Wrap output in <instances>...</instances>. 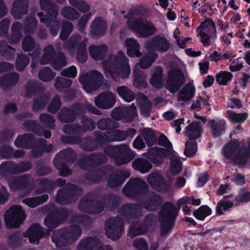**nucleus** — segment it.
<instances>
[{
	"label": "nucleus",
	"instance_id": "nucleus-1",
	"mask_svg": "<svg viewBox=\"0 0 250 250\" xmlns=\"http://www.w3.org/2000/svg\"><path fill=\"white\" fill-rule=\"evenodd\" d=\"M101 199L102 201H99L92 194L88 193L80 201L78 208L85 213L97 214L103 211L105 208L108 210H113L120 206V197L113 193L104 194Z\"/></svg>",
	"mask_w": 250,
	"mask_h": 250
},
{
	"label": "nucleus",
	"instance_id": "nucleus-2",
	"mask_svg": "<svg viewBox=\"0 0 250 250\" xmlns=\"http://www.w3.org/2000/svg\"><path fill=\"white\" fill-rule=\"evenodd\" d=\"M102 66L106 77L114 81H119L120 77L127 78L130 74L128 59L121 51L117 55H110L102 62Z\"/></svg>",
	"mask_w": 250,
	"mask_h": 250
},
{
	"label": "nucleus",
	"instance_id": "nucleus-3",
	"mask_svg": "<svg viewBox=\"0 0 250 250\" xmlns=\"http://www.w3.org/2000/svg\"><path fill=\"white\" fill-rule=\"evenodd\" d=\"M191 196H184L179 199L177 202L178 208H176L170 201L164 203L160 213V232L162 236H165L169 232L173 227L180 207L184 204H190Z\"/></svg>",
	"mask_w": 250,
	"mask_h": 250
},
{
	"label": "nucleus",
	"instance_id": "nucleus-4",
	"mask_svg": "<svg viewBox=\"0 0 250 250\" xmlns=\"http://www.w3.org/2000/svg\"><path fill=\"white\" fill-rule=\"evenodd\" d=\"M39 2L41 9L46 12L45 14L43 12L38 13L40 21L49 28L53 36H56L60 26V21L57 17L59 13L58 6L52 0H39Z\"/></svg>",
	"mask_w": 250,
	"mask_h": 250
},
{
	"label": "nucleus",
	"instance_id": "nucleus-5",
	"mask_svg": "<svg viewBox=\"0 0 250 250\" xmlns=\"http://www.w3.org/2000/svg\"><path fill=\"white\" fill-rule=\"evenodd\" d=\"M87 112L95 115H101V112L88 103H76L70 107H63L59 112L58 117L62 123H69L74 122L80 115Z\"/></svg>",
	"mask_w": 250,
	"mask_h": 250
},
{
	"label": "nucleus",
	"instance_id": "nucleus-6",
	"mask_svg": "<svg viewBox=\"0 0 250 250\" xmlns=\"http://www.w3.org/2000/svg\"><path fill=\"white\" fill-rule=\"evenodd\" d=\"M82 233V230L80 226L71 225L53 232L51 235L52 241L57 248H61L77 240Z\"/></svg>",
	"mask_w": 250,
	"mask_h": 250
},
{
	"label": "nucleus",
	"instance_id": "nucleus-7",
	"mask_svg": "<svg viewBox=\"0 0 250 250\" xmlns=\"http://www.w3.org/2000/svg\"><path fill=\"white\" fill-rule=\"evenodd\" d=\"M157 144L159 146L167 147V148L156 146L151 147L144 154L151 162L159 166L163 163L166 158L173 153L174 151L173 149L172 143L163 134H162L159 137Z\"/></svg>",
	"mask_w": 250,
	"mask_h": 250
},
{
	"label": "nucleus",
	"instance_id": "nucleus-8",
	"mask_svg": "<svg viewBox=\"0 0 250 250\" xmlns=\"http://www.w3.org/2000/svg\"><path fill=\"white\" fill-rule=\"evenodd\" d=\"M202 127L201 123L198 121H194L186 128V134L190 141L185 143L184 154L188 157H192L197 150V144L195 141L201 134Z\"/></svg>",
	"mask_w": 250,
	"mask_h": 250
},
{
	"label": "nucleus",
	"instance_id": "nucleus-9",
	"mask_svg": "<svg viewBox=\"0 0 250 250\" xmlns=\"http://www.w3.org/2000/svg\"><path fill=\"white\" fill-rule=\"evenodd\" d=\"M130 30L141 38H146L154 35L156 28L152 23L145 18H135L132 21H127Z\"/></svg>",
	"mask_w": 250,
	"mask_h": 250
},
{
	"label": "nucleus",
	"instance_id": "nucleus-10",
	"mask_svg": "<svg viewBox=\"0 0 250 250\" xmlns=\"http://www.w3.org/2000/svg\"><path fill=\"white\" fill-rule=\"evenodd\" d=\"M83 188L75 184L68 183L57 193L56 202L60 205H67L75 202L83 193Z\"/></svg>",
	"mask_w": 250,
	"mask_h": 250
},
{
	"label": "nucleus",
	"instance_id": "nucleus-11",
	"mask_svg": "<svg viewBox=\"0 0 250 250\" xmlns=\"http://www.w3.org/2000/svg\"><path fill=\"white\" fill-rule=\"evenodd\" d=\"M83 188L75 184L68 183L57 193L56 202L60 205H67L75 202L83 193Z\"/></svg>",
	"mask_w": 250,
	"mask_h": 250
},
{
	"label": "nucleus",
	"instance_id": "nucleus-12",
	"mask_svg": "<svg viewBox=\"0 0 250 250\" xmlns=\"http://www.w3.org/2000/svg\"><path fill=\"white\" fill-rule=\"evenodd\" d=\"M148 189L147 184L139 178L130 179L123 189L124 194L130 198L137 199L146 195Z\"/></svg>",
	"mask_w": 250,
	"mask_h": 250
},
{
	"label": "nucleus",
	"instance_id": "nucleus-13",
	"mask_svg": "<svg viewBox=\"0 0 250 250\" xmlns=\"http://www.w3.org/2000/svg\"><path fill=\"white\" fill-rule=\"evenodd\" d=\"M103 79L104 76L101 72L94 70L81 75L79 80L84 90L87 93H91L101 86Z\"/></svg>",
	"mask_w": 250,
	"mask_h": 250
},
{
	"label": "nucleus",
	"instance_id": "nucleus-14",
	"mask_svg": "<svg viewBox=\"0 0 250 250\" xmlns=\"http://www.w3.org/2000/svg\"><path fill=\"white\" fill-rule=\"evenodd\" d=\"M124 228L123 219L118 216L111 217L105 222V231L106 236L114 240L119 239Z\"/></svg>",
	"mask_w": 250,
	"mask_h": 250
},
{
	"label": "nucleus",
	"instance_id": "nucleus-15",
	"mask_svg": "<svg viewBox=\"0 0 250 250\" xmlns=\"http://www.w3.org/2000/svg\"><path fill=\"white\" fill-rule=\"evenodd\" d=\"M185 82V77L182 70L172 68L168 72L166 88L170 93L174 94L180 89Z\"/></svg>",
	"mask_w": 250,
	"mask_h": 250
},
{
	"label": "nucleus",
	"instance_id": "nucleus-16",
	"mask_svg": "<svg viewBox=\"0 0 250 250\" xmlns=\"http://www.w3.org/2000/svg\"><path fill=\"white\" fill-rule=\"evenodd\" d=\"M93 136L81 137L79 146L85 152H92L104 146L102 133L99 130L93 132Z\"/></svg>",
	"mask_w": 250,
	"mask_h": 250
},
{
	"label": "nucleus",
	"instance_id": "nucleus-17",
	"mask_svg": "<svg viewBox=\"0 0 250 250\" xmlns=\"http://www.w3.org/2000/svg\"><path fill=\"white\" fill-rule=\"evenodd\" d=\"M4 219L7 227L10 228L18 227L25 220V213L21 207L13 206L5 212Z\"/></svg>",
	"mask_w": 250,
	"mask_h": 250
},
{
	"label": "nucleus",
	"instance_id": "nucleus-18",
	"mask_svg": "<svg viewBox=\"0 0 250 250\" xmlns=\"http://www.w3.org/2000/svg\"><path fill=\"white\" fill-rule=\"evenodd\" d=\"M137 131L133 128H127L126 130L114 129L109 131H105L102 133L104 145L110 142H122L127 137L133 138Z\"/></svg>",
	"mask_w": 250,
	"mask_h": 250
},
{
	"label": "nucleus",
	"instance_id": "nucleus-19",
	"mask_svg": "<svg viewBox=\"0 0 250 250\" xmlns=\"http://www.w3.org/2000/svg\"><path fill=\"white\" fill-rule=\"evenodd\" d=\"M147 181L152 188L158 191H168L172 185V181L166 180L161 174L158 173L150 174Z\"/></svg>",
	"mask_w": 250,
	"mask_h": 250
},
{
	"label": "nucleus",
	"instance_id": "nucleus-20",
	"mask_svg": "<svg viewBox=\"0 0 250 250\" xmlns=\"http://www.w3.org/2000/svg\"><path fill=\"white\" fill-rule=\"evenodd\" d=\"M49 235L48 229H44L38 223H34L30 226L24 234V236L29 238L31 244H38L40 240Z\"/></svg>",
	"mask_w": 250,
	"mask_h": 250
},
{
	"label": "nucleus",
	"instance_id": "nucleus-21",
	"mask_svg": "<svg viewBox=\"0 0 250 250\" xmlns=\"http://www.w3.org/2000/svg\"><path fill=\"white\" fill-rule=\"evenodd\" d=\"M144 208L142 202L128 203L123 206L119 211L121 215L132 219H139L143 216Z\"/></svg>",
	"mask_w": 250,
	"mask_h": 250
},
{
	"label": "nucleus",
	"instance_id": "nucleus-22",
	"mask_svg": "<svg viewBox=\"0 0 250 250\" xmlns=\"http://www.w3.org/2000/svg\"><path fill=\"white\" fill-rule=\"evenodd\" d=\"M107 25L101 17H97L92 21L90 25V35L92 38H100L106 33Z\"/></svg>",
	"mask_w": 250,
	"mask_h": 250
},
{
	"label": "nucleus",
	"instance_id": "nucleus-23",
	"mask_svg": "<svg viewBox=\"0 0 250 250\" xmlns=\"http://www.w3.org/2000/svg\"><path fill=\"white\" fill-rule=\"evenodd\" d=\"M116 98L110 91H105L99 94L95 99L96 106L102 109H110L115 104Z\"/></svg>",
	"mask_w": 250,
	"mask_h": 250
},
{
	"label": "nucleus",
	"instance_id": "nucleus-24",
	"mask_svg": "<svg viewBox=\"0 0 250 250\" xmlns=\"http://www.w3.org/2000/svg\"><path fill=\"white\" fill-rule=\"evenodd\" d=\"M164 198L162 196L153 192L141 202L144 208L148 211L154 212L161 207Z\"/></svg>",
	"mask_w": 250,
	"mask_h": 250
},
{
	"label": "nucleus",
	"instance_id": "nucleus-25",
	"mask_svg": "<svg viewBox=\"0 0 250 250\" xmlns=\"http://www.w3.org/2000/svg\"><path fill=\"white\" fill-rule=\"evenodd\" d=\"M45 90L42 84L34 79L28 80L25 84V95L27 98L40 95Z\"/></svg>",
	"mask_w": 250,
	"mask_h": 250
},
{
	"label": "nucleus",
	"instance_id": "nucleus-26",
	"mask_svg": "<svg viewBox=\"0 0 250 250\" xmlns=\"http://www.w3.org/2000/svg\"><path fill=\"white\" fill-rule=\"evenodd\" d=\"M130 173L127 170H119L110 174L107 180L109 188H115L121 186L125 180L129 177Z\"/></svg>",
	"mask_w": 250,
	"mask_h": 250
},
{
	"label": "nucleus",
	"instance_id": "nucleus-27",
	"mask_svg": "<svg viewBox=\"0 0 250 250\" xmlns=\"http://www.w3.org/2000/svg\"><path fill=\"white\" fill-rule=\"evenodd\" d=\"M146 46L158 52H166L170 48V45L166 38L158 36L149 41Z\"/></svg>",
	"mask_w": 250,
	"mask_h": 250
},
{
	"label": "nucleus",
	"instance_id": "nucleus-28",
	"mask_svg": "<svg viewBox=\"0 0 250 250\" xmlns=\"http://www.w3.org/2000/svg\"><path fill=\"white\" fill-rule=\"evenodd\" d=\"M35 143V136L29 133L19 135L14 142V145L17 147L23 149H30L34 146Z\"/></svg>",
	"mask_w": 250,
	"mask_h": 250
},
{
	"label": "nucleus",
	"instance_id": "nucleus-29",
	"mask_svg": "<svg viewBox=\"0 0 250 250\" xmlns=\"http://www.w3.org/2000/svg\"><path fill=\"white\" fill-rule=\"evenodd\" d=\"M19 74L12 72L0 77V87L4 91L11 89L17 84L19 80Z\"/></svg>",
	"mask_w": 250,
	"mask_h": 250
},
{
	"label": "nucleus",
	"instance_id": "nucleus-30",
	"mask_svg": "<svg viewBox=\"0 0 250 250\" xmlns=\"http://www.w3.org/2000/svg\"><path fill=\"white\" fill-rule=\"evenodd\" d=\"M29 0H15L11 12L15 19H21L23 15L26 14L28 10Z\"/></svg>",
	"mask_w": 250,
	"mask_h": 250
},
{
	"label": "nucleus",
	"instance_id": "nucleus-31",
	"mask_svg": "<svg viewBox=\"0 0 250 250\" xmlns=\"http://www.w3.org/2000/svg\"><path fill=\"white\" fill-rule=\"evenodd\" d=\"M164 80L163 68L160 66L154 67L151 70L150 84L155 88H161L163 86Z\"/></svg>",
	"mask_w": 250,
	"mask_h": 250
},
{
	"label": "nucleus",
	"instance_id": "nucleus-32",
	"mask_svg": "<svg viewBox=\"0 0 250 250\" xmlns=\"http://www.w3.org/2000/svg\"><path fill=\"white\" fill-rule=\"evenodd\" d=\"M121 146H124V147L118 151L115 159L116 163L119 166L127 164L134 158V153L128 149L126 145H122Z\"/></svg>",
	"mask_w": 250,
	"mask_h": 250
},
{
	"label": "nucleus",
	"instance_id": "nucleus-33",
	"mask_svg": "<svg viewBox=\"0 0 250 250\" xmlns=\"http://www.w3.org/2000/svg\"><path fill=\"white\" fill-rule=\"evenodd\" d=\"M125 46L126 49L127 55L131 58L140 57V45L137 40L134 38H127L125 41Z\"/></svg>",
	"mask_w": 250,
	"mask_h": 250
},
{
	"label": "nucleus",
	"instance_id": "nucleus-34",
	"mask_svg": "<svg viewBox=\"0 0 250 250\" xmlns=\"http://www.w3.org/2000/svg\"><path fill=\"white\" fill-rule=\"evenodd\" d=\"M76 157V153L74 151L70 148H68L57 153L53 161L72 164L75 161Z\"/></svg>",
	"mask_w": 250,
	"mask_h": 250
},
{
	"label": "nucleus",
	"instance_id": "nucleus-35",
	"mask_svg": "<svg viewBox=\"0 0 250 250\" xmlns=\"http://www.w3.org/2000/svg\"><path fill=\"white\" fill-rule=\"evenodd\" d=\"M91 57L96 61L103 60L106 56L108 50L107 45H90L88 48Z\"/></svg>",
	"mask_w": 250,
	"mask_h": 250
},
{
	"label": "nucleus",
	"instance_id": "nucleus-36",
	"mask_svg": "<svg viewBox=\"0 0 250 250\" xmlns=\"http://www.w3.org/2000/svg\"><path fill=\"white\" fill-rule=\"evenodd\" d=\"M29 184V176L27 174L10 179L8 185L13 190H20L25 188Z\"/></svg>",
	"mask_w": 250,
	"mask_h": 250
},
{
	"label": "nucleus",
	"instance_id": "nucleus-37",
	"mask_svg": "<svg viewBox=\"0 0 250 250\" xmlns=\"http://www.w3.org/2000/svg\"><path fill=\"white\" fill-rule=\"evenodd\" d=\"M99 239L95 237H87L81 240L77 247V250H96Z\"/></svg>",
	"mask_w": 250,
	"mask_h": 250
},
{
	"label": "nucleus",
	"instance_id": "nucleus-38",
	"mask_svg": "<svg viewBox=\"0 0 250 250\" xmlns=\"http://www.w3.org/2000/svg\"><path fill=\"white\" fill-rule=\"evenodd\" d=\"M40 188H37L34 192L35 194H40L45 192L50 193L55 189L54 182L48 178H42L39 180Z\"/></svg>",
	"mask_w": 250,
	"mask_h": 250
},
{
	"label": "nucleus",
	"instance_id": "nucleus-39",
	"mask_svg": "<svg viewBox=\"0 0 250 250\" xmlns=\"http://www.w3.org/2000/svg\"><path fill=\"white\" fill-rule=\"evenodd\" d=\"M133 85L139 89L146 88L148 84L146 82V74L144 71L134 69L133 71Z\"/></svg>",
	"mask_w": 250,
	"mask_h": 250
},
{
	"label": "nucleus",
	"instance_id": "nucleus-40",
	"mask_svg": "<svg viewBox=\"0 0 250 250\" xmlns=\"http://www.w3.org/2000/svg\"><path fill=\"white\" fill-rule=\"evenodd\" d=\"M132 166L134 169L143 174L148 172L152 167L151 162L149 160L143 158L136 159L132 162Z\"/></svg>",
	"mask_w": 250,
	"mask_h": 250
},
{
	"label": "nucleus",
	"instance_id": "nucleus-41",
	"mask_svg": "<svg viewBox=\"0 0 250 250\" xmlns=\"http://www.w3.org/2000/svg\"><path fill=\"white\" fill-rule=\"evenodd\" d=\"M14 174H17L16 162L6 161L1 163L0 165V176L7 177Z\"/></svg>",
	"mask_w": 250,
	"mask_h": 250
},
{
	"label": "nucleus",
	"instance_id": "nucleus-42",
	"mask_svg": "<svg viewBox=\"0 0 250 250\" xmlns=\"http://www.w3.org/2000/svg\"><path fill=\"white\" fill-rule=\"evenodd\" d=\"M60 225L69 218L70 211L65 208H55L50 211Z\"/></svg>",
	"mask_w": 250,
	"mask_h": 250
},
{
	"label": "nucleus",
	"instance_id": "nucleus-43",
	"mask_svg": "<svg viewBox=\"0 0 250 250\" xmlns=\"http://www.w3.org/2000/svg\"><path fill=\"white\" fill-rule=\"evenodd\" d=\"M98 129L101 130H112L119 127V123L110 118H103L98 120L96 124Z\"/></svg>",
	"mask_w": 250,
	"mask_h": 250
},
{
	"label": "nucleus",
	"instance_id": "nucleus-44",
	"mask_svg": "<svg viewBox=\"0 0 250 250\" xmlns=\"http://www.w3.org/2000/svg\"><path fill=\"white\" fill-rule=\"evenodd\" d=\"M195 93L194 86L187 84L178 93L177 98L179 101L187 102L191 99Z\"/></svg>",
	"mask_w": 250,
	"mask_h": 250
},
{
	"label": "nucleus",
	"instance_id": "nucleus-45",
	"mask_svg": "<svg viewBox=\"0 0 250 250\" xmlns=\"http://www.w3.org/2000/svg\"><path fill=\"white\" fill-rule=\"evenodd\" d=\"M208 125L211 128V133L214 137L220 136L225 132L226 123L224 120L216 122L211 120L208 122Z\"/></svg>",
	"mask_w": 250,
	"mask_h": 250
},
{
	"label": "nucleus",
	"instance_id": "nucleus-46",
	"mask_svg": "<svg viewBox=\"0 0 250 250\" xmlns=\"http://www.w3.org/2000/svg\"><path fill=\"white\" fill-rule=\"evenodd\" d=\"M158 56V54L153 51L149 52L147 54L144 55L140 60V67L143 69L149 68L157 59Z\"/></svg>",
	"mask_w": 250,
	"mask_h": 250
},
{
	"label": "nucleus",
	"instance_id": "nucleus-47",
	"mask_svg": "<svg viewBox=\"0 0 250 250\" xmlns=\"http://www.w3.org/2000/svg\"><path fill=\"white\" fill-rule=\"evenodd\" d=\"M45 162L43 160H39L34 163L36 173L39 176H44L49 174L52 169L48 165H45Z\"/></svg>",
	"mask_w": 250,
	"mask_h": 250
},
{
	"label": "nucleus",
	"instance_id": "nucleus-48",
	"mask_svg": "<svg viewBox=\"0 0 250 250\" xmlns=\"http://www.w3.org/2000/svg\"><path fill=\"white\" fill-rule=\"evenodd\" d=\"M38 24V21L35 17L26 18L24 22L23 32L26 35H32L34 33Z\"/></svg>",
	"mask_w": 250,
	"mask_h": 250
},
{
	"label": "nucleus",
	"instance_id": "nucleus-49",
	"mask_svg": "<svg viewBox=\"0 0 250 250\" xmlns=\"http://www.w3.org/2000/svg\"><path fill=\"white\" fill-rule=\"evenodd\" d=\"M170 160V171L172 175H177L182 171L183 163L181 160L172 153L168 156Z\"/></svg>",
	"mask_w": 250,
	"mask_h": 250
},
{
	"label": "nucleus",
	"instance_id": "nucleus-50",
	"mask_svg": "<svg viewBox=\"0 0 250 250\" xmlns=\"http://www.w3.org/2000/svg\"><path fill=\"white\" fill-rule=\"evenodd\" d=\"M116 91L119 96L126 102H131L135 98L133 92L125 85L118 86Z\"/></svg>",
	"mask_w": 250,
	"mask_h": 250
},
{
	"label": "nucleus",
	"instance_id": "nucleus-51",
	"mask_svg": "<svg viewBox=\"0 0 250 250\" xmlns=\"http://www.w3.org/2000/svg\"><path fill=\"white\" fill-rule=\"evenodd\" d=\"M85 114H81L79 116L83 124L81 127L83 128V134L86 132L94 130L96 127V124L94 120L88 116L85 115Z\"/></svg>",
	"mask_w": 250,
	"mask_h": 250
},
{
	"label": "nucleus",
	"instance_id": "nucleus-52",
	"mask_svg": "<svg viewBox=\"0 0 250 250\" xmlns=\"http://www.w3.org/2000/svg\"><path fill=\"white\" fill-rule=\"evenodd\" d=\"M212 213L211 209L207 205H202L193 212V216L197 220L204 221Z\"/></svg>",
	"mask_w": 250,
	"mask_h": 250
},
{
	"label": "nucleus",
	"instance_id": "nucleus-53",
	"mask_svg": "<svg viewBox=\"0 0 250 250\" xmlns=\"http://www.w3.org/2000/svg\"><path fill=\"white\" fill-rule=\"evenodd\" d=\"M62 131L67 134L79 135L83 134V128L79 124L73 123L65 125L62 127Z\"/></svg>",
	"mask_w": 250,
	"mask_h": 250
},
{
	"label": "nucleus",
	"instance_id": "nucleus-54",
	"mask_svg": "<svg viewBox=\"0 0 250 250\" xmlns=\"http://www.w3.org/2000/svg\"><path fill=\"white\" fill-rule=\"evenodd\" d=\"M141 134L148 146H152L156 143L157 137L152 129L145 128L142 130Z\"/></svg>",
	"mask_w": 250,
	"mask_h": 250
},
{
	"label": "nucleus",
	"instance_id": "nucleus-55",
	"mask_svg": "<svg viewBox=\"0 0 250 250\" xmlns=\"http://www.w3.org/2000/svg\"><path fill=\"white\" fill-rule=\"evenodd\" d=\"M83 178L89 183H97L102 180L103 174L100 169H96L85 173Z\"/></svg>",
	"mask_w": 250,
	"mask_h": 250
},
{
	"label": "nucleus",
	"instance_id": "nucleus-56",
	"mask_svg": "<svg viewBox=\"0 0 250 250\" xmlns=\"http://www.w3.org/2000/svg\"><path fill=\"white\" fill-rule=\"evenodd\" d=\"M234 204L231 201H227L224 199L220 200L217 203L215 208L216 214L220 216L224 214V212L228 211L229 209L233 207Z\"/></svg>",
	"mask_w": 250,
	"mask_h": 250
},
{
	"label": "nucleus",
	"instance_id": "nucleus-57",
	"mask_svg": "<svg viewBox=\"0 0 250 250\" xmlns=\"http://www.w3.org/2000/svg\"><path fill=\"white\" fill-rule=\"evenodd\" d=\"M66 63L64 54L62 52H58L50 64L57 70H60L62 67L66 65Z\"/></svg>",
	"mask_w": 250,
	"mask_h": 250
},
{
	"label": "nucleus",
	"instance_id": "nucleus-58",
	"mask_svg": "<svg viewBox=\"0 0 250 250\" xmlns=\"http://www.w3.org/2000/svg\"><path fill=\"white\" fill-rule=\"evenodd\" d=\"M57 54L52 46H47L44 49V52L41 59V63L42 64H50Z\"/></svg>",
	"mask_w": 250,
	"mask_h": 250
},
{
	"label": "nucleus",
	"instance_id": "nucleus-59",
	"mask_svg": "<svg viewBox=\"0 0 250 250\" xmlns=\"http://www.w3.org/2000/svg\"><path fill=\"white\" fill-rule=\"evenodd\" d=\"M227 117L229 118L230 122L234 123L241 124L244 123L248 117L247 113H237L232 110H229L227 111Z\"/></svg>",
	"mask_w": 250,
	"mask_h": 250
},
{
	"label": "nucleus",
	"instance_id": "nucleus-60",
	"mask_svg": "<svg viewBox=\"0 0 250 250\" xmlns=\"http://www.w3.org/2000/svg\"><path fill=\"white\" fill-rule=\"evenodd\" d=\"M56 76V73L49 67H44L41 69L38 73L39 78L43 82H50Z\"/></svg>",
	"mask_w": 250,
	"mask_h": 250
},
{
	"label": "nucleus",
	"instance_id": "nucleus-61",
	"mask_svg": "<svg viewBox=\"0 0 250 250\" xmlns=\"http://www.w3.org/2000/svg\"><path fill=\"white\" fill-rule=\"evenodd\" d=\"M233 77L232 73L229 71H220L215 75L216 81L220 85H226L231 81Z\"/></svg>",
	"mask_w": 250,
	"mask_h": 250
},
{
	"label": "nucleus",
	"instance_id": "nucleus-62",
	"mask_svg": "<svg viewBox=\"0 0 250 250\" xmlns=\"http://www.w3.org/2000/svg\"><path fill=\"white\" fill-rule=\"evenodd\" d=\"M29 58L26 54H18L15 62L16 69L20 72L24 70L26 67L29 64Z\"/></svg>",
	"mask_w": 250,
	"mask_h": 250
},
{
	"label": "nucleus",
	"instance_id": "nucleus-63",
	"mask_svg": "<svg viewBox=\"0 0 250 250\" xmlns=\"http://www.w3.org/2000/svg\"><path fill=\"white\" fill-rule=\"evenodd\" d=\"M61 13L63 17L72 21L77 20L80 17V14L77 10L70 6L63 7Z\"/></svg>",
	"mask_w": 250,
	"mask_h": 250
},
{
	"label": "nucleus",
	"instance_id": "nucleus-64",
	"mask_svg": "<svg viewBox=\"0 0 250 250\" xmlns=\"http://www.w3.org/2000/svg\"><path fill=\"white\" fill-rule=\"evenodd\" d=\"M145 231L144 226L138 221L133 222L129 227L128 234L134 238L140 235Z\"/></svg>",
	"mask_w": 250,
	"mask_h": 250
}]
</instances>
